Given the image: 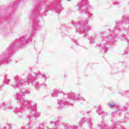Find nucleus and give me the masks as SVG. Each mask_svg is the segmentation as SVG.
<instances>
[{
  "instance_id": "nucleus-26",
  "label": "nucleus",
  "mask_w": 129,
  "mask_h": 129,
  "mask_svg": "<svg viewBox=\"0 0 129 129\" xmlns=\"http://www.w3.org/2000/svg\"><path fill=\"white\" fill-rule=\"evenodd\" d=\"M117 124H120V121H117Z\"/></svg>"
},
{
  "instance_id": "nucleus-20",
  "label": "nucleus",
  "mask_w": 129,
  "mask_h": 129,
  "mask_svg": "<svg viewBox=\"0 0 129 129\" xmlns=\"http://www.w3.org/2000/svg\"><path fill=\"white\" fill-rule=\"evenodd\" d=\"M98 125V126H101V127H103V126H104V124H99Z\"/></svg>"
},
{
  "instance_id": "nucleus-24",
  "label": "nucleus",
  "mask_w": 129,
  "mask_h": 129,
  "mask_svg": "<svg viewBox=\"0 0 129 129\" xmlns=\"http://www.w3.org/2000/svg\"><path fill=\"white\" fill-rule=\"evenodd\" d=\"M9 54L10 53H9L8 54L4 55V56H5V57H9H9H10Z\"/></svg>"
},
{
  "instance_id": "nucleus-11",
  "label": "nucleus",
  "mask_w": 129,
  "mask_h": 129,
  "mask_svg": "<svg viewBox=\"0 0 129 129\" xmlns=\"http://www.w3.org/2000/svg\"><path fill=\"white\" fill-rule=\"evenodd\" d=\"M59 93V91L57 89H54L53 93H51V96L54 97V96H57V94Z\"/></svg>"
},
{
  "instance_id": "nucleus-16",
  "label": "nucleus",
  "mask_w": 129,
  "mask_h": 129,
  "mask_svg": "<svg viewBox=\"0 0 129 129\" xmlns=\"http://www.w3.org/2000/svg\"><path fill=\"white\" fill-rule=\"evenodd\" d=\"M10 82V80H9L8 79L5 78L4 80V83L6 84H8V83Z\"/></svg>"
},
{
  "instance_id": "nucleus-4",
  "label": "nucleus",
  "mask_w": 129,
  "mask_h": 129,
  "mask_svg": "<svg viewBox=\"0 0 129 129\" xmlns=\"http://www.w3.org/2000/svg\"><path fill=\"white\" fill-rule=\"evenodd\" d=\"M90 29H91V28L86 24H83L82 26H80L78 25L76 26V31L81 32V33H84V34H86V33L88 32V31H89Z\"/></svg>"
},
{
  "instance_id": "nucleus-10",
  "label": "nucleus",
  "mask_w": 129,
  "mask_h": 129,
  "mask_svg": "<svg viewBox=\"0 0 129 129\" xmlns=\"http://www.w3.org/2000/svg\"><path fill=\"white\" fill-rule=\"evenodd\" d=\"M57 103L60 108H62L65 106V102L62 100H58Z\"/></svg>"
},
{
  "instance_id": "nucleus-3",
  "label": "nucleus",
  "mask_w": 129,
  "mask_h": 129,
  "mask_svg": "<svg viewBox=\"0 0 129 129\" xmlns=\"http://www.w3.org/2000/svg\"><path fill=\"white\" fill-rule=\"evenodd\" d=\"M117 34H115L114 35V37H112L111 35H109L107 37V38H105L104 39V40L102 41L100 44V47L102 50V51H104V52H106V50H107V47H106V45L108 44V41H110V40H113L114 38L117 37Z\"/></svg>"
},
{
  "instance_id": "nucleus-12",
  "label": "nucleus",
  "mask_w": 129,
  "mask_h": 129,
  "mask_svg": "<svg viewBox=\"0 0 129 129\" xmlns=\"http://www.w3.org/2000/svg\"><path fill=\"white\" fill-rule=\"evenodd\" d=\"M121 111L120 110H118L117 112H114L112 114V116L113 117V116H114V115H116V116H119Z\"/></svg>"
},
{
  "instance_id": "nucleus-1",
  "label": "nucleus",
  "mask_w": 129,
  "mask_h": 129,
  "mask_svg": "<svg viewBox=\"0 0 129 129\" xmlns=\"http://www.w3.org/2000/svg\"><path fill=\"white\" fill-rule=\"evenodd\" d=\"M36 77L37 78H40L41 81H46V80L48 78L47 76L44 74H41V73L40 72H38L36 74L33 73L32 75H29L27 78V83H29V80H31V83L35 86V88H39V87H41V85H39V83L32 82L33 80L36 79Z\"/></svg>"
},
{
  "instance_id": "nucleus-17",
  "label": "nucleus",
  "mask_w": 129,
  "mask_h": 129,
  "mask_svg": "<svg viewBox=\"0 0 129 129\" xmlns=\"http://www.w3.org/2000/svg\"><path fill=\"white\" fill-rule=\"evenodd\" d=\"M91 120V119H90V118H88L87 120H86V121L88 123H90V121Z\"/></svg>"
},
{
  "instance_id": "nucleus-15",
  "label": "nucleus",
  "mask_w": 129,
  "mask_h": 129,
  "mask_svg": "<svg viewBox=\"0 0 129 129\" xmlns=\"http://www.w3.org/2000/svg\"><path fill=\"white\" fill-rule=\"evenodd\" d=\"M108 105L109 107H110V108H112V107H115V104H114V103L113 104L108 103Z\"/></svg>"
},
{
  "instance_id": "nucleus-25",
  "label": "nucleus",
  "mask_w": 129,
  "mask_h": 129,
  "mask_svg": "<svg viewBox=\"0 0 129 129\" xmlns=\"http://www.w3.org/2000/svg\"><path fill=\"white\" fill-rule=\"evenodd\" d=\"M126 33H127L128 34V33H129V28H127V29H126Z\"/></svg>"
},
{
  "instance_id": "nucleus-30",
  "label": "nucleus",
  "mask_w": 129,
  "mask_h": 129,
  "mask_svg": "<svg viewBox=\"0 0 129 129\" xmlns=\"http://www.w3.org/2000/svg\"><path fill=\"white\" fill-rule=\"evenodd\" d=\"M68 1H70V0H68Z\"/></svg>"
},
{
  "instance_id": "nucleus-29",
  "label": "nucleus",
  "mask_w": 129,
  "mask_h": 129,
  "mask_svg": "<svg viewBox=\"0 0 129 129\" xmlns=\"http://www.w3.org/2000/svg\"><path fill=\"white\" fill-rule=\"evenodd\" d=\"M118 30H119V28H118Z\"/></svg>"
},
{
  "instance_id": "nucleus-6",
  "label": "nucleus",
  "mask_w": 129,
  "mask_h": 129,
  "mask_svg": "<svg viewBox=\"0 0 129 129\" xmlns=\"http://www.w3.org/2000/svg\"><path fill=\"white\" fill-rule=\"evenodd\" d=\"M78 8H79V11L80 13V14H86V12H89L90 10V6L88 5L87 6L85 7H82L80 6V4L78 5Z\"/></svg>"
},
{
  "instance_id": "nucleus-28",
  "label": "nucleus",
  "mask_w": 129,
  "mask_h": 129,
  "mask_svg": "<svg viewBox=\"0 0 129 129\" xmlns=\"http://www.w3.org/2000/svg\"><path fill=\"white\" fill-rule=\"evenodd\" d=\"M126 94H128V95H129V91H127V92H126Z\"/></svg>"
},
{
  "instance_id": "nucleus-13",
  "label": "nucleus",
  "mask_w": 129,
  "mask_h": 129,
  "mask_svg": "<svg viewBox=\"0 0 129 129\" xmlns=\"http://www.w3.org/2000/svg\"><path fill=\"white\" fill-rule=\"evenodd\" d=\"M122 19V22H123V23H126V24H129V18L126 17V16H124Z\"/></svg>"
},
{
  "instance_id": "nucleus-27",
  "label": "nucleus",
  "mask_w": 129,
  "mask_h": 129,
  "mask_svg": "<svg viewBox=\"0 0 129 129\" xmlns=\"http://www.w3.org/2000/svg\"><path fill=\"white\" fill-rule=\"evenodd\" d=\"M6 61H7L8 62H10L11 60L10 59H7V60H6Z\"/></svg>"
},
{
  "instance_id": "nucleus-7",
  "label": "nucleus",
  "mask_w": 129,
  "mask_h": 129,
  "mask_svg": "<svg viewBox=\"0 0 129 129\" xmlns=\"http://www.w3.org/2000/svg\"><path fill=\"white\" fill-rule=\"evenodd\" d=\"M70 97H71L74 100H82V101H85L86 100L84 98L74 93H71L70 94Z\"/></svg>"
},
{
  "instance_id": "nucleus-23",
  "label": "nucleus",
  "mask_w": 129,
  "mask_h": 129,
  "mask_svg": "<svg viewBox=\"0 0 129 129\" xmlns=\"http://www.w3.org/2000/svg\"><path fill=\"white\" fill-rule=\"evenodd\" d=\"M116 28H117V27H118V26H119V23H116Z\"/></svg>"
},
{
  "instance_id": "nucleus-19",
  "label": "nucleus",
  "mask_w": 129,
  "mask_h": 129,
  "mask_svg": "<svg viewBox=\"0 0 129 129\" xmlns=\"http://www.w3.org/2000/svg\"><path fill=\"white\" fill-rule=\"evenodd\" d=\"M15 111L16 112V111H17V112H20V109H19V108H15Z\"/></svg>"
},
{
  "instance_id": "nucleus-5",
  "label": "nucleus",
  "mask_w": 129,
  "mask_h": 129,
  "mask_svg": "<svg viewBox=\"0 0 129 129\" xmlns=\"http://www.w3.org/2000/svg\"><path fill=\"white\" fill-rule=\"evenodd\" d=\"M14 79L15 80V82H16L15 85L14 86V88H19V87H21V86H22V84L25 82V81L22 80V79L18 76H16L14 78Z\"/></svg>"
},
{
  "instance_id": "nucleus-18",
  "label": "nucleus",
  "mask_w": 129,
  "mask_h": 129,
  "mask_svg": "<svg viewBox=\"0 0 129 129\" xmlns=\"http://www.w3.org/2000/svg\"><path fill=\"white\" fill-rule=\"evenodd\" d=\"M93 43H94V39H91L90 40V44H93Z\"/></svg>"
},
{
  "instance_id": "nucleus-8",
  "label": "nucleus",
  "mask_w": 129,
  "mask_h": 129,
  "mask_svg": "<svg viewBox=\"0 0 129 129\" xmlns=\"http://www.w3.org/2000/svg\"><path fill=\"white\" fill-rule=\"evenodd\" d=\"M13 46H10L8 47L5 51L3 52V55H9V54H11L12 53V51H13Z\"/></svg>"
},
{
  "instance_id": "nucleus-2",
  "label": "nucleus",
  "mask_w": 129,
  "mask_h": 129,
  "mask_svg": "<svg viewBox=\"0 0 129 129\" xmlns=\"http://www.w3.org/2000/svg\"><path fill=\"white\" fill-rule=\"evenodd\" d=\"M27 92H24L23 93H17L15 95V99L19 101L20 103L23 104L22 107L24 108V106L28 107L29 105H30V101L25 100L24 98H23V95L24 94H27Z\"/></svg>"
},
{
  "instance_id": "nucleus-9",
  "label": "nucleus",
  "mask_w": 129,
  "mask_h": 129,
  "mask_svg": "<svg viewBox=\"0 0 129 129\" xmlns=\"http://www.w3.org/2000/svg\"><path fill=\"white\" fill-rule=\"evenodd\" d=\"M96 111H97L98 114H99V115H102L103 116H104V115H106V114H107V113H106V112L103 111L100 107L97 108Z\"/></svg>"
},
{
  "instance_id": "nucleus-22",
  "label": "nucleus",
  "mask_w": 129,
  "mask_h": 129,
  "mask_svg": "<svg viewBox=\"0 0 129 129\" xmlns=\"http://www.w3.org/2000/svg\"><path fill=\"white\" fill-rule=\"evenodd\" d=\"M83 3H87V0H82Z\"/></svg>"
},
{
  "instance_id": "nucleus-21",
  "label": "nucleus",
  "mask_w": 129,
  "mask_h": 129,
  "mask_svg": "<svg viewBox=\"0 0 129 129\" xmlns=\"http://www.w3.org/2000/svg\"><path fill=\"white\" fill-rule=\"evenodd\" d=\"M41 85L42 86H44V87H46V86H47V84H46L45 83H42Z\"/></svg>"
},
{
  "instance_id": "nucleus-14",
  "label": "nucleus",
  "mask_w": 129,
  "mask_h": 129,
  "mask_svg": "<svg viewBox=\"0 0 129 129\" xmlns=\"http://www.w3.org/2000/svg\"><path fill=\"white\" fill-rule=\"evenodd\" d=\"M39 29V25L38 23L35 22L34 26H33V31H37Z\"/></svg>"
}]
</instances>
